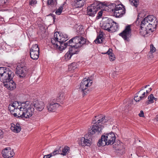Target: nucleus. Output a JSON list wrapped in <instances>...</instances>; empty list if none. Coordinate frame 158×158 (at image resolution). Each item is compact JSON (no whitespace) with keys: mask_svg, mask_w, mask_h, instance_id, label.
<instances>
[{"mask_svg":"<svg viewBox=\"0 0 158 158\" xmlns=\"http://www.w3.org/2000/svg\"><path fill=\"white\" fill-rule=\"evenodd\" d=\"M34 108L29 101L23 102L19 105L17 101L10 102V115L17 118H28L33 114Z\"/></svg>","mask_w":158,"mask_h":158,"instance_id":"f257e3e1","label":"nucleus"},{"mask_svg":"<svg viewBox=\"0 0 158 158\" xmlns=\"http://www.w3.org/2000/svg\"><path fill=\"white\" fill-rule=\"evenodd\" d=\"M86 42V39L81 36H77L64 44L65 48L68 46L71 47L69 51L72 55L77 54L79 50L78 48H80L85 45ZM64 47L63 49H64Z\"/></svg>","mask_w":158,"mask_h":158,"instance_id":"f03ea898","label":"nucleus"},{"mask_svg":"<svg viewBox=\"0 0 158 158\" xmlns=\"http://www.w3.org/2000/svg\"><path fill=\"white\" fill-rule=\"evenodd\" d=\"M100 24L102 29L111 32L117 31L119 27L117 23L111 19L107 17L102 19Z\"/></svg>","mask_w":158,"mask_h":158,"instance_id":"7ed1b4c3","label":"nucleus"},{"mask_svg":"<svg viewBox=\"0 0 158 158\" xmlns=\"http://www.w3.org/2000/svg\"><path fill=\"white\" fill-rule=\"evenodd\" d=\"M68 39V36L67 34L56 32L54 33L51 42L54 48L60 49V46Z\"/></svg>","mask_w":158,"mask_h":158,"instance_id":"20e7f679","label":"nucleus"},{"mask_svg":"<svg viewBox=\"0 0 158 158\" xmlns=\"http://www.w3.org/2000/svg\"><path fill=\"white\" fill-rule=\"evenodd\" d=\"M107 7L109 9V11L112 13L113 15L116 17H121L125 13V8L122 4L116 5L112 3Z\"/></svg>","mask_w":158,"mask_h":158,"instance_id":"39448f33","label":"nucleus"},{"mask_svg":"<svg viewBox=\"0 0 158 158\" xmlns=\"http://www.w3.org/2000/svg\"><path fill=\"white\" fill-rule=\"evenodd\" d=\"M105 7L107 6L104 2L95 1L87 7V14L89 16L94 17L99 10L102 8H105Z\"/></svg>","mask_w":158,"mask_h":158,"instance_id":"423d86ee","label":"nucleus"},{"mask_svg":"<svg viewBox=\"0 0 158 158\" xmlns=\"http://www.w3.org/2000/svg\"><path fill=\"white\" fill-rule=\"evenodd\" d=\"M142 25L145 24L147 26V29L150 30H155L157 24L156 18L153 15H149L144 18L142 21Z\"/></svg>","mask_w":158,"mask_h":158,"instance_id":"0eeeda50","label":"nucleus"},{"mask_svg":"<svg viewBox=\"0 0 158 158\" xmlns=\"http://www.w3.org/2000/svg\"><path fill=\"white\" fill-rule=\"evenodd\" d=\"M97 121L98 123L96 124L93 125L91 128L88 131V133L89 135H92L95 134L96 133H100L104 127L102 125V122L105 119L104 116H102L100 117V118Z\"/></svg>","mask_w":158,"mask_h":158,"instance_id":"6e6552de","label":"nucleus"},{"mask_svg":"<svg viewBox=\"0 0 158 158\" xmlns=\"http://www.w3.org/2000/svg\"><path fill=\"white\" fill-rule=\"evenodd\" d=\"M92 83V80L86 78L84 79L81 81L78 89L79 91L82 92L83 95H85L89 92L88 87L91 85Z\"/></svg>","mask_w":158,"mask_h":158,"instance_id":"1a4fd4ad","label":"nucleus"},{"mask_svg":"<svg viewBox=\"0 0 158 158\" xmlns=\"http://www.w3.org/2000/svg\"><path fill=\"white\" fill-rule=\"evenodd\" d=\"M103 136L107 145L113 144L115 140L116 137L115 135L113 132L106 134Z\"/></svg>","mask_w":158,"mask_h":158,"instance_id":"9d476101","label":"nucleus"},{"mask_svg":"<svg viewBox=\"0 0 158 158\" xmlns=\"http://www.w3.org/2000/svg\"><path fill=\"white\" fill-rule=\"evenodd\" d=\"M15 72L19 77H23L26 74V67L20 65H18L16 68Z\"/></svg>","mask_w":158,"mask_h":158,"instance_id":"9b49d317","label":"nucleus"},{"mask_svg":"<svg viewBox=\"0 0 158 158\" xmlns=\"http://www.w3.org/2000/svg\"><path fill=\"white\" fill-rule=\"evenodd\" d=\"M131 29L130 26L128 25L126 27L125 29L122 33L119 34L124 40H127L131 36Z\"/></svg>","mask_w":158,"mask_h":158,"instance_id":"f8f14e48","label":"nucleus"},{"mask_svg":"<svg viewBox=\"0 0 158 158\" xmlns=\"http://www.w3.org/2000/svg\"><path fill=\"white\" fill-rule=\"evenodd\" d=\"M143 89V87L135 94L134 99L136 102H139L140 100L143 99L147 96V94L146 95V92L142 91Z\"/></svg>","mask_w":158,"mask_h":158,"instance_id":"ddd939ff","label":"nucleus"},{"mask_svg":"<svg viewBox=\"0 0 158 158\" xmlns=\"http://www.w3.org/2000/svg\"><path fill=\"white\" fill-rule=\"evenodd\" d=\"M147 26L145 24H144V25L142 26L141 23L140 25V29H139L140 35L143 36H146L148 33H149L150 32H152L154 31V30H153V29L150 30L147 29Z\"/></svg>","mask_w":158,"mask_h":158,"instance_id":"4468645a","label":"nucleus"},{"mask_svg":"<svg viewBox=\"0 0 158 158\" xmlns=\"http://www.w3.org/2000/svg\"><path fill=\"white\" fill-rule=\"evenodd\" d=\"M113 146L116 152L121 154L124 153L125 148L123 143L118 142L114 144Z\"/></svg>","mask_w":158,"mask_h":158,"instance_id":"2eb2a0df","label":"nucleus"},{"mask_svg":"<svg viewBox=\"0 0 158 158\" xmlns=\"http://www.w3.org/2000/svg\"><path fill=\"white\" fill-rule=\"evenodd\" d=\"M32 106H34L37 110L40 111L43 110L45 105L44 102L42 101H36L34 102Z\"/></svg>","mask_w":158,"mask_h":158,"instance_id":"dca6fc26","label":"nucleus"},{"mask_svg":"<svg viewBox=\"0 0 158 158\" xmlns=\"http://www.w3.org/2000/svg\"><path fill=\"white\" fill-rule=\"evenodd\" d=\"M56 102V101H55L54 102L52 101L50 103L48 104L47 108L48 111L51 112L55 111L59 106V104Z\"/></svg>","mask_w":158,"mask_h":158,"instance_id":"f3484780","label":"nucleus"},{"mask_svg":"<svg viewBox=\"0 0 158 158\" xmlns=\"http://www.w3.org/2000/svg\"><path fill=\"white\" fill-rule=\"evenodd\" d=\"M10 130L14 133H18L21 130L20 125L18 123L15 124L12 123L10 124Z\"/></svg>","mask_w":158,"mask_h":158,"instance_id":"a211bd4d","label":"nucleus"},{"mask_svg":"<svg viewBox=\"0 0 158 158\" xmlns=\"http://www.w3.org/2000/svg\"><path fill=\"white\" fill-rule=\"evenodd\" d=\"M86 0H75L73 5L76 8H80L83 6Z\"/></svg>","mask_w":158,"mask_h":158,"instance_id":"6ab92c4d","label":"nucleus"},{"mask_svg":"<svg viewBox=\"0 0 158 158\" xmlns=\"http://www.w3.org/2000/svg\"><path fill=\"white\" fill-rule=\"evenodd\" d=\"M10 148H6L2 151V154L4 158H9L10 154Z\"/></svg>","mask_w":158,"mask_h":158,"instance_id":"aec40b11","label":"nucleus"},{"mask_svg":"<svg viewBox=\"0 0 158 158\" xmlns=\"http://www.w3.org/2000/svg\"><path fill=\"white\" fill-rule=\"evenodd\" d=\"M10 0H0V7H9L10 5Z\"/></svg>","mask_w":158,"mask_h":158,"instance_id":"412c9836","label":"nucleus"},{"mask_svg":"<svg viewBox=\"0 0 158 158\" xmlns=\"http://www.w3.org/2000/svg\"><path fill=\"white\" fill-rule=\"evenodd\" d=\"M31 57L33 60H37L39 56V52L30 51Z\"/></svg>","mask_w":158,"mask_h":158,"instance_id":"4be33fe9","label":"nucleus"},{"mask_svg":"<svg viewBox=\"0 0 158 158\" xmlns=\"http://www.w3.org/2000/svg\"><path fill=\"white\" fill-rule=\"evenodd\" d=\"M105 53L108 54L110 60V61H113L114 60L115 57L114 54L112 53V49L109 48L107 52Z\"/></svg>","mask_w":158,"mask_h":158,"instance_id":"5701e85b","label":"nucleus"},{"mask_svg":"<svg viewBox=\"0 0 158 158\" xmlns=\"http://www.w3.org/2000/svg\"><path fill=\"white\" fill-rule=\"evenodd\" d=\"M97 144L99 147L104 146L107 145L106 142L104 140V138L103 135L102 136L101 139L98 140Z\"/></svg>","mask_w":158,"mask_h":158,"instance_id":"b1692460","label":"nucleus"},{"mask_svg":"<svg viewBox=\"0 0 158 158\" xmlns=\"http://www.w3.org/2000/svg\"><path fill=\"white\" fill-rule=\"evenodd\" d=\"M65 98L64 94L63 92H60L56 98V100H53L56 102H60V101L62 100Z\"/></svg>","mask_w":158,"mask_h":158,"instance_id":"393cba45","label":"nucleus"},{"mask_svg":"<svg viewBox=\"0 0 158 158\" xmlns=\"http://www.w3.org/2000/svg\"><path fill=\"white\" fill-rule=\"evenodd\" d=\"M148 100L147 101V103L148 104L153 103L154 102V100L156 101L157 99L156 98H155L153 96V94H151L149 96H148Z\"/></svg>","mask_w":158,"mask_h":158,"instance_id":"a878e982","label":"nucleus"},{"mask_svg":"<svg viewBox=\"0 0 158 158\" xmlns=\"http://www.w3.org/2000/svg\"><path fill=\"white\" fill-rule=\"evenodd\" d=\"M103 39V35L101 33L99 34L94 41L96 44H100L102 42Z\"/></svg>","mask_w":158,"mask_h":158,"instance_id":"bb28decb","label":"nucleus"},{"mask_svg":"<svg viewBox=\"0 0 158 158\" xmlns=\"http://www.w3.org/2000/svg\"><path fill=\"white\" fill-rule=\"evenodd\" d=\"M78 65L76 63H73L69 66V71H74L78 67Z\"/></svg>","mask_w":158,"mask_h":158,"instance_id":"cd10ccee","label":"nucleus"},{"mask_svg":"<svg viewBox=\"0 0 158 158\" xmlns=\"http://www.w3.org/2000/svg\"><path fill=\"white\" fill-rule=\"evenodd\" d=\"M72 55L68 51L65 55L64 56V60L65 61H67L70 59Z\"/></svg>","mask_w":158,"mask_h":158,"instance_id":"c85d7f7f","label":"nucleus"},{"mask_svg":"<svg viewBox=\"0 0 158 158\" xmlns=\"http://www.w3.org/2000/svg\"><path fill=\"white\" fill-rule=\"evenodd\" d=\"M69 148L68 146H65L62 149V152L60 153V154L63 156H65L69 150Z\"/></svg>","mask_w":158,"mask_h":158,"instance_id":"c756f323","label":"nucleus"},{"mask_svg":"<svg viewBox=\"0 0 158 158\" xmlns=\"http://www.w3.org/2000/svg\"><path fill=\"white\" fill-rule=\"evenodd\" d=\"M131 5L136 7L139 4L138 0H129Z\"/></svg>","mask_w":158,"mask_h":158,"instance_id":"7c9ffc66","label":"nucleus"},{"mask_svg":"<svg viewBox=\"0 0 158 158\" xmlns=\"http://www.w3.org/2000/svg\"><path fill=\"white\" fill-rule=\"evenodd\" d=\"M91 139H90V138H89V139H85V140L84 141V146H89L91 144Z\"/></svg>","mask_w":158,"mask_h":158,"instance_id":"2f4dec72","label":"nucleus"},{"mask_svg":"<svg viewBox=\"0 0 158 158\" xmlns=\"http://www.w3.org/2000/svg\"><path fill=\"white\" fill-rule=\"evenodd\" d=\"M30 51L39 52V49L38 45L36 44L33 45L30 49Z\"/></svg>","mask_w":158,"mask_h":158,"instance_id":"473e14b6","label":"nucleus"},{"mask_svg":"<svg viewBox=\"0 0 158 158\" xmlns=\"http://www.w3.org/2000/svg\"><path fill=\"white\" fill-rule=\"evenodd\" d=\"M16 85L15 83L10 79V90H13L16 89Z\"/></svg>","mask_w":158,"mask_h":158,"instance_id":"72a5a7b5","label":"nucleus"},{"mask_svg":"<svg viewBox=\"0 0 158 158\" xmlns=\"http://www.w3.org/2000/svg\"><path fill=\"white\" fill-rule=\"evenodd\" d=\"M57 4V0H48V5H55Z\"/></svg>","mask_w":158,"mask_h":158,"instance_id":"f704fd0d","label":"nucleus"},{"mask_svg":"<svg viewBox=\"0 0 158 158\" xmlns=\"http://www.w3.org/2000/svg\"><path fill=\"white\" fill-rule=\"evenodd\" d=\"M85 140V138L82 137L80 139H79L78 142V143L80 145L82 146H84V141Z\"/></svg>","mask_w":158,"mask_h":158,"instance_id":"c9c22d12","label":"nucleus"},{"mask_svg":"<svg viewBox=\"0 0 158 158\" xmlns=\"http://www.w3.org/2000/svg\"><path fill=\"white\" fill-rule=\"evenodd\" d=\"M63 9V8L62 6H60L59 7L58 9L56 10L55 12L56 14L58 15H60L62 12Z\"/></svg>","mask_w":158,"mask_h":158,"instance_id":"e433bc0d","label":"nucleus"},{"mask_svg":"<svg viewBox=\"0 0 158 158\" xmlns=\"http://www.w3.org/2000/svg\"><path fill=\"white\" fill-rule=\"evenodd\" d=\"M101 116H104V115H100L98 116H95L94 117L95 118H93V119L92 121H93V123H94V124H96L97 123H98L97 121L98 119V118H99Z\"/></svg>","mask_w":158,"mask_h":158,"instance_id":"4c0bfd02","label":"nucleus"},{"mask_svg":"<svg viewBox=\"0 0 158 158\" xmlns=\"http://www.w3.org/2000/svg\"><path fill=\"white\" fill-rule=\"evenodd\" d=\"M60 154V151L58 150H55L52 152L50 153V156H52L56 155V154Z\"/></svg>","mask_w":158,"mask_h":158,"instance_id":"58836bf2","label":"nucleus"},{"mask_svg":"<svg viewBox=\"0 0 158 158\" xmlns=\"http://www.w3.org/2000/svg\"><path fill=\"white\" fill-rule=\"evenodd\" d=\"M150 52L152 53L155 52L156 50V49L154 46L153 44H152L150 45Z\"/></svg>","mask_w":158,"mask_h":158,"instance_id":"ea45409f","label":"nucleus"},{"mask_svg":"<svg viewBox=\"0 0 158 158\" xmlns=\"http://www.w3.org/2000/svg\"><path fill=\"white\" fill-rule=\"evenodd\" d=\"M29 4L31 6H33L36 3V0H29Z\"/></svg>","mask_w":158,"mask_h":158,"instance_id":"a19ab883","label":"nucleus"},{"mask_svg":"<svg viewBox=\"0 0 158 158\" xmlns=\"http://www.w3.org/2000/svg\"><path fill=\"white\" fill-rule=\"evenodd\" d=\"M139 115L140 117H143L144 116V113L143 110H141L140 113L139 114Z\"/></svg>","mask_w":158,"mask_h":158,"instance_id":"79ce46f5","label":"nucleus"},{"mask_svg":"<svg viewBox=\"0 0 158 158\" xmlns=\"http://www.w3.org/2000/svg\"><path fill=\"white\" fill-rule=\"evenodd\" d=\"M102 12L103 11L102 10H101V11L99 12L98 16V18H100L102 16Z\"/></svg>","mask_w":158,"mask_h":158,"instance_id":"37998d69","label":"nucleus"},{"mask_svg":"<svg viewBox=\"0 0 158 158\" xmlns=\"http://www.w3.org/2000/svg\"><path fill=\"white\" fill-rule=\"evenodd\" d=\"M15 154V153H14V151H13V149L11 151H10V158H11V157H13Z\"/></svg>","mask_w":158,"mask_h":158,"instance_id":"c03bdc74","label":"nucleus"},{"mask_svg":"<svg viewBox=\"0 0 158 158\" xmlns=\"http://www.w3.org/2000/svg\"><path fill=\"white\" fill-rule=\"evenodd\" d=\"M3 132L2 130L0 129V139L3 137Z\"/></svg>","mask_w":158,"mask_h":158,"instance_id":"a18cd8bd","label":"nucleus"},{"mask_svg":"<svg viewBox=\"0 0 158 158\" xmlns=\"http://www.w3.org/2000/svg\"><path fill=\"white\" fill-rule=\"evenodd\" d=\"M50 155H50V154L47 155H46L44 156V158H50V157H51L50 156Z\"/></svg>","mask_w":158,"mask_h":158,"instance_id":"49530a36","label":"nucleus"},{"mask_svg":"<svg viewBox=\"0 0 158 158\" xmlns=\"http://www.w3.org/2000/svg\"><path fill=\"white\" fill-rule=\"evenodd\" d=\"M149 92L148 91V90H147L146 92V95L147 94V95L148 93Z\"/></svg>","mask_w":158,"mask_h":158,"instance_id":"de8ad7c7","label":"nucleus"},{"mask_svg":"<svg viewBox=\"0 0 158 158\" xmlns=\"http://www.w3.org/2000/svg\"><path fill=\"white\" fill-rule=\"evenodd\" d=\"M148 90L149 92H150L152 90V88H149Z\"/></svg>","mask_w":158,"mask_h":158,"instance_id":"09e8293b","label":"nucleus"},{"mask_svg":"<svg viewBox=\"0 0 158 158\" xmlns=\"http://www.w3.org/2000/svg\"><path fill=\"white\" fill-rule=\"evenodd\" d=\"M149 86V85H145L144 87V88H146L148 86Z\"/></svg>","mask_w":158,"mask_h":158,"instance_id":"8fccbe9b","label":"nucleus"},{"mask_svg":"<svg viewBox=\"0 0 158 158\" xmlns=\"http://www.w3.org/2000/svg\"><path fill=\"white\" fill-rule=\"evenodd\" d=\"M156 120L158 121V115L156 116Z\"/></svg>","mask_w":158,"mask_h":158,"instance_id":"3c124183","label":"nucleus"},{"mask_svg":"<svg viewBox=\"0 0 158 158\" xmlns=\"http://www.w3.org/2000/svg\"><path fill=\"white\" fill-rule=\"evenodd\" d=\"M2 49L3 50H5V49H4V48H2Z\"/></svg>","mask_w":158,"mask_h":158,"instance_id":"603ef678","label":"nucleus"},{"mask_svg":"<svg viewBox=\"0 0 158 158\" xmlns=\"http://www.w3.org/2000/svg\"><path fill=\"white\" fill-rule=\"evenodd\" d=\"M139 148H141H141H141V147H139Z\"/></svg>","mask_w":158,"mask_h":158,"instance_id":"864d4df0","label":"nucleus"},{"mask_svg":"<svg viewBox=\"0 0 158 158\" xmlns=\"http://www.w3.org/2000/svg\"><path fill=\"white\" fill-rule=\"evenodd\" d=\"M10 106V104L9 105V107Z\"/></svg>","mask_w":158,"mask_h":158,"instance_id":"5fc2aeb1","label":"nucleus"},{"mask_svg":"<svg viewBox=\"0 0 158 158\" xmlns=\"http://www.w3.org/2000/svg\"><path fill=\"white\" fill-rule=\"evenodd\" d=\"M157 158H158V157H157Z\"/></svg>","mask_w":158,"mask_h":158,"instance_id":"6e6d98bb","label":"nucleus"}]
</instances>
